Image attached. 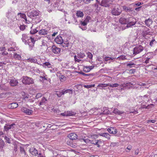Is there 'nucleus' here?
<instances>
[{"label":"nucleus","mask_w":157,"mask_h":157,"mask_svg":"<svg viewBox=\"0 0 157 157\" xmlns=\"http://www.w3.org/2000/svg\"><path fill=\"white\" fill-rule=\"evenodd\" d=\"M27 15L29 17L33 19L35 17V21L36 22H40L41 20L39 17H36L39 16V13L36 10H33L31 12H29L27 13Z\"/></svg>","instance_id":"f257e3e1"},{"label":"nucleus","mask_w":157,"mask_h":157,"mask_svg":"<svg viewBox=\"0 0 157 157\" xmlns=\"http://www.w3.org/2000/svg\"><path fill=\"white\" fill-rule=\"evenodd\" d=\"M16 124L14 123H6L5 124L4 127V131L6 133L9 132V131L10 130L11 131H13L15 128Z\"/></svg>","instance_id":"f03ea898"},{"label":"nucleus","mask_w":157,"mask_h":157,"mask_svg":"<svg viewBox=\"0 0 157 157\" xmlns=\"http://www.w3.org/2000/svg\"><path fill=\"white\" fill-rule=\"evenodd\" d=\"M91 20V18L90 16H87L83 21H80V24L81 25V26H79V27L83 30H86L87 28L85 26L86 25L87 23Z\"/></svg>","instance_id":"7ed1b4c3"},{"label":"nucleus","mask_w":157,"mask_h":157,"mask_svg":"<svg viewBox=\"0 0 157 157\" xmlns=\"http://www.w3.org/2000/svg\"><path fill=\"white\" fill-rule=\"evenodd\" d=\"M127 21L126 27L127 28L132 27L136 22V19L132 17L128 18Z\"/></svg>","instance_id":"20e7f679"},{"label":"nucleus","mask_w":157,"mask_h":157,"mask_svg":"<svg viewBox=\"0 0 157 157\" xmlns=\"http://www.w3.org/2000/svg\"><path fill=\"white\" fill-rule=\"evenodd\" d=\"M22 82L25 85L32 84L34 83L33 79L28 76H23Z\"/></svg>","instance_id":"39448f33"},{"label":"nucleus","mask_w":157,"mask_h":157,"mask_svg":"<svg viewBox=\"0 0 157 157\" xmlns=\"http://www.w3.org/2000/svg\"><path fill=\"white\" fill-rule=\"evenodd\" d=\"M35 41L34 38L30 37L27 40V43L25 44L26 45L28 44L30 50H32L34 46Z\"/></svg>","instance_id":"423d86ee"},{"label":"nucleus","mask_w":157,"mask_h":157,"mask_svg":"<svg viewBox=\"0 0 157 157\" xmlns=\"http://www.w3.org/2000/svg\"><path fill=\"white\" fill-rule=\"evenodd\" d=\"M122 10L119 7L114 8L111 11V13L113 15L117 16L119 15L121 13Z\"/></svg>","instance_id":"0eeeda50"},{"label":"nucleus","mask_w":157,"mask_h":157,"mask_svg":"<svg viewBox=\"0 0 157 157\" xmlns=\"http://www.w3.org/2000/svg\"><path fill=\"white\" fill-rule=\"evenodd\" d=\"M144 47L140 45L136 46L133 49V54L136 55L142 52L144 50Z\"/></svg>","instance_id":"6e6552de"},{"label":"nucleus","mask_w":157,"mask_h":157,"mask_svg":"<svg viewBox=\"0 0 157 157\" xmlns=\"http://www.w3.org/2000/svg\"><path fill=\"white\" fill-rule=\"evenodd\" d=\"M21 111L27 115H32L33 111L31 109H28L27 108L23 107L21 108Z\"/></svg>","instance_id":"1a4fd4ad"},{"label":"nucleus","mask_w":157,"mask_h":157,"mask_svg":"<svg viewBox=\"0 0 157 157\" xmlns=\"http://www.w3.org/2000/svg\"><path fill=\"white\" fill-rule=\"evenodd\" d=\"M102 143V141L100 140H96L95 139L91 140L90 144L97 145V147H100V145Z\"/></svg>","instance_id":"9d476101"},{"label":"nucleus","mask_w":157,"mask_h":157,"mask_svg":"<svg viewBox=\"0 0 157 157\" xmlns=\"http://www.w3.org/2000/svg\"><path fill=\"white\" fill-rule=\"evenodd\" d=\"M15 17H16V13L14 12L11 10L8 11L6 14V17L9 19H12Z\"/></svg>","instance_id":"9b49d317"},{"label":"nucleus","mask_w":157,"mask_h":157,"mask_svg":"<svg viewBox=\"0 0 157 157\" xmlns=\"http://www.w3.org/2000/svg\"><path fill=\"white\" fill-rule=\"evenodd\" d=\"M52 50L53 53L57 54L60 52L61 49L55 45H53L52 48Z\"/></svg>","instance_id":"f8f14e48"},{"label":"nucleus","mask_w":157,"mask_h":157,"mask_svg":"<svg viewBox=\"0 0 157 157\" xmlns=\"http://www.w3.org/2000/svg\"><path fill=\"white\" fill-rule=\"evenodd\" d=\"M18 81L14 78H12L10 80V84L12 86H17L18 84Z\"/></svg>","instance_id":"ddd939ff"},{"label":"nucleus","mask_w":157,"mask_h":157,"mask_svg":"<svg viewBox=\"0 0 157 157\" xmlns=\"http://www.w3.org/2000/svg\"><path fill=\"white\" fill-rule=\"evenodd\" d=\"M100 5L106 7H109L110 6L108 1L106 0H102L100 2Z\"/></svg>","instance_id":"4468645a"},{"label":"nucleus","mask_w":157,"mask_h":157,"mask_svg":"<svg viewBox=\"0 0 157 157\" xmlns=\"http://www.w3.org/2000/svg\"><path fill=\"white\" fill-rule=\"evenodd\" d=\"M107 131L110 133L113 134H116L117 132V131L115 128L110 127L107 129Z\"/></svg>","instance_id":"2eb2a0df"},{"label":"nucleus","mask_w":157,"mask_h":157,"mask_svg":"<svg viewBox=\"0 0 157 157\" xmlns=\"http://www.w3.org/2000/svg\"><path fill=\"white\" fill-rule=\"evenodd\" d=\"M30 153L33 155L36 156L38 154V152L36 148L32 147L29 150Z\"/></svg>","instance_id":"dca6fc26"},{"label":"nucleus","mask_w":157,"mask_h":157,"mask_svg":"<svg viewBox=\"0 0 157 157\" xmlns=\"http://www.w3.org/2000/svg\"><path fill=\"white\" fill-rule=\"evenodd\" d=\"M68 137L69 138V139L73 140L77 139L78 136L75 133H71L69 134Z\"/></svg>","instance_id":"f3484780"},{"label":"nucleus","mask_w":157,"mask_h":157,"mask_svg":"<svg viewBox=\"0 0 157 157\" xmlns=\"http://www.w3.org/2000/svg\"><path fill=\"white\" fill-rule=\"evenodd\" d=\"M55 41L58 44H61L63 43V40L60 36H58L55 39Z\"/></svg>","instance_id":"a211bd4d"},{"label":"nucleus","mask_w":157,"mask_h":157,"mask_svg":"<svg viewBox=\"0 0 157 157\" xmlns=\"http://www.w3.org/2000/svg\"><path fill=\"white\" fill-rule=\"evenodd\" d=\"M153 22L152 19L150 18L146 19L144 21L146 25L148 27H150L152 24Z\"/></svg>","instance_id":"6ab92c4d"},{"label":"nucleus","mask_w":157,"mask_h":157,"mask_svg":"<svg viewBox=\"0 0 157 157\" xmlns=\"http://www.w3.org/2000/svg\"><path fill=\"white\" fill-rule=\"evenodd\" d=\"M29 37H28L27 34H23L22 35V37L21 40L25 44L27 43V40L29 38Z\"/></svg>","instance_id":"aec40b11"},{"label":"nucleus","mask_w":157,"mask_h":157,"mask_svg":"<svg viewBox=\"0 0 157 157\" xmlns=\"http://www.w3.org/2000/svg\"><path fill=\"white\" fill-rule=\"evenodd\" d=\"M127 18H126L124 17H121L119 19V22L123 25L125 24L126 25L127 24Z\"/></svg>","instance_id":"412c9836"},{"label":"nucleus","mask_w":157,"mask_h":157,"mask_svg":"<svg viewBox=\"0 0 157 157\" xmlns=\"http://www.w3.org/2000/svg\"><path fill=\"white\" fill-rule=\"evenodd\" d=\"M22 96L23 98L25 100H28V98L30 97L29 95L28 94L25 92H23L22 93Z\"/></svg>","instance_id":"4be33fe9"},{"label":"nucleus","mask_w":157,"mask_h":157,"mask_svg":"<svg viewBox=\"0 0 157 157\" xmlns=\"http://www.w3.org/2000/svg\"><path fill=\"white\" fill-rule=\"evenodd\" d=\"M98 135L100 136L104 137L108 139H109L110 138V136L108 133H99Z\"/></svg>","instance_id":"5701e85b"},{"label":"nucleus","mask_w":157,"mask_h":157,"mask_svg":"<svg viewBox=\"0 0 157 157\" xmlns=\"http://www.w3.org/2000/svg\"><path fill=\"white\" fill-rule=\"evenodd\" d=\"M9 89L8 87L6 86L5 84H0V90L5 91H7Z\"/></svg>","instance_id":"b1692460"},{"label":"nucleus","mask_w":157,"mask_h":157,"mask_svg":"<svg viewBox=\"0 0 157 157\" xmlns=\"http://www.w3.org/2000/svg\"><path fill=\"white\" fill-rule=\"evenodd\" d=\"M40 80L41 82H44V80H46L48 81H50V79L49 78L48 79V78L46 77L45 76L43 75V76H40Z\"/></svg>","instance_id":"393cba45"},{"label":"nucleus","mask_w":157,"mask_h":157,"mask_svg":"<svg viewBox=\"0 0 157 157\" xmlns=\"http://www.w3.org/2000/svg\"><path fill=\"white\" fill-rule=\"evenodd\" d=\"M123 8L124 10L126 12H131L133 10L132 8L127 7L125 6H124L123 7Z\"/></svg>","instance_id":"a878e982"},{"label":"nucleus","mask_w":157,"mask_h":157,"mask_svg":"<svg viewBox=\"0 0 157 157\" xmlns=\"http://www.w3.org/2000/svg\"><path fill=\"white\" fill-rule=\"evenodd\" d=\"M147 54H151V56H150V57H147L146 58L145 60V61L144 62V63H149V60H150V59L151 58H152L153 57V53L152 52H149V53H147Z\"/></svg>","instance_id":"bb28decb"},{"label":"nucleus","mask_w":157,"mask_h":157,"mask_svg":"<svg viewBox=\"0 0 157 157\" xmlns=\"http://www.w3.org/2000/svg\"><path fill=\"white\" fill-rule=\"evenodd\" d=\"M47 33V31L45 29H41L39 32V34L43 35H46Z\"/></svg>","instance_id":"cd10ccee"},{"label":"nucleus","mask_w":157,"mask_h":157,"mask_svg":"<svg viewBox=\"0 0 157 157\" xmlns=\"http://www.w3.org/2000/svg\"><path fill=\"white\" fill-rule=\"evenodd\" d=\"M113 113L116 114L120 115L124 113V112L120 111L117 109H114L113 110Z\"/></svg>","instance_id":"c85d7f7f"},{"label":"nucleus","mask_w":157,"mask_h":157,"mask_svg":"<svg viewBox=\"0 0 157 157\" xmlns=\"http://www.w3.org/2000/svg\"><path fill=\"white\" fill-rule=\"evenodd\" d=\"M84 15L82 11H77L76 13V16L78 17H82Z\"/></svg>","instance_id":"c756f323"},{"label":"nucleus","mask_w":157,"mask_h":157,"mask_svg":"<svg viewBox=\"0 0 157 157\" xmlns=\"http://www.w3.org/2000/svg\"><path fill=\"white\" fill-rule=\"evenodd\" d=\"M47 101V100L45 98L43 97L39 103V105H42L44 104H45Z\"/></svg>","instance_id":"7c9ffc66"},{"label":"nucleus","mask_w":157,"mask_h":157,"mask_svg":"<svg viewBox=\"0 0 157 157\" xmlns=\"http://www.w3.org/2000/svg\"><path fill=\"white\" fill-rule=\"evenodd\" d=\"M62 46L63 47H69V42L67 41H63V43L61 44Z\"/></svg>","instance_id":"2f4dec72"},{"label":"nucleus","mask_w":157,"mask_h":157,"mask_svg":"<svg viewBox=\"0 0 157 157\" xmlns=\"http://www.w3.org/2000/svg\"><path fill=\"white\" fill-rule=\"evenodd\" d=\"M13 57L15 59L19 60H20L21 59V56L16 53H14Z\"/></svg>","instance_id":"473e14b6"},{"label":"nucleus","mask_w":157,"mask_h":157,"mask_svg":"<svg viewBox=\"0 0 157 157\" xmlns=\"http://www.w3.org/2000/svg\"><path fill=\"white\" fill-rule=\"evenodd\" d=\"M67 111V113H68V116H75L76 114V113L75 112L72 111Z\"/></svg>","instance_id":"72a5a7b5"},{"label":"nucleus","mask_w":157,"mask_h":157,"mask_svg":"<svg viewBox=\"0 0 157 157\" xmlns=\"http://www.w3.org/2000/svg\"><path fill=\"white\" fill-rule=\"evenodd\" d=\"M27 60L29 62L31 63H36L37 62V60L34 58H29L27 59Z\"/></svg>","instance_id":"f704fd0d"},{"label":"nucleus","mask_w":157,"mask_h":157,"mask_svg":"<svg viewBox=\"0 0 157 157\" xmlns=\"http://www.w3.org/2000/svg\"><path fill=\"white\" fill-rule=\"evenodd\" d=\"M62 92H63V95H64V94L67 93H70L71 92H72V90L70 89H67L65 90V89H63V90H62Z\"/></svg>","instance_id":"c9c22d12"},{"label":"nucleus","mask_w":157,"mask_h":157,"mask_svg":"<svg viewBox=\"0 0 157 157\" xmlns=\"http://www.w3.org/2000/svg\"><path fill=\"white\" fill-rule=\"evenodd\" d=\"M89 66H84L83 67V71L86 72H89L90 70H89Z\"/></svg>","instance_id":"e433bc0d"},{"label":"nucleus","mask_w":157,"mask_h":157,"mask_svg":"<svg viewBox=\"0 0 157 157\" xmlns=\"http://www.w3.org/2000/svg\"><path fill=\"white\" fill-rule=\"evenodd\" d=\"M59 78L61 81H64L66 80V77L63 75H61L59 76Z\"/></svg>","instance_id":"4c0bfd02"},{"label":"nucleus","mask_w":157,"mask_h":157,"mask_svg":"<svg viewBox=\"0 0 157 157\" xmlns=\"http://www.w3.org/2000/svg\"><path fill=\"white\" fill-rule=\"evenodd\" d=\"M56 94L59 97H61L62 96V95H63V92L62 90H59V91H56Z\"/></svg>","instance_id":"58836bf2"},{"label":"nucleus","mask_w":157,"mask_h":157,"mask_svg":"<svg viewBox=\"0 0 157 157\" xmlns=\"http://www.w3.org/2000/svg\"><path fill=\"white\" fill-rule=\"evenodd\" d=\"M43 66L44 67H45L46 66H47L48 67L50 68L51 66V65L50 63L48 62H46L43 63Z\"/></svg>","instance_id":"ea45409f"},{"label":"nucleus","mask_w":157,"mask_h":157,"mask_svg":"<svg viewBox=\"0 0 157 157\" xmlns=\"http://www.w3.org/2000/svg\"><path fill=\"white\" fill-rule=\"evenodd\" d=\"M49 70L50 72L52 73H54L57 71V69L56 68H53L51 66Z\"/></svg>","instance_id":"a19ab883"},{"label":"nucleus","mask_w":157,"mask_h":157,"mask_svg":"<svg viewBox=\"0 0 157 157\" xmlns=\"http://www.w3.org/2000/svg\"><path fill=\"white\" fill-rule=\"evenodd\" d=\"M20 151L21 154H23L25 155H26V153L25 151L24 148L23 147L21 146L20 147Z\"/></svg>","instance_id":"79ce46f5"},{"label":"nucleus","mask_w":157,"mask_h":157,"mask_svg":"<svg viewBox=\"0 0 157 157\" xmlns=\"http://www.w3.org/2000/svg\"><path fill=\"white\" fill-rule=\"evenodd\" d=\"M109 85H108V84H102V83H100L99 84L98 86L99 87H101L102 88L103 87H106L108 86H109Z\"/></svg>","instance_id":"37998d69"},{"label":"nucleus","mask_w":157,"mask_h":157,"mask_svg":"<svg viewBox=\"0 0 157 157\" xmlns=\"http://www.w3.org/2000/svg\"><path fill=\"white\" fill-rule=\"evenodd\" d=\"M85 54L82 52H80L78 54L77 56L78 58H83L85 57Z\"/></svg>","instance_id":"c03bdc74"},{"label":"nucleus","mask_w":157,"mask_h":157,"mask_svg":"<svg viewBox=\"0 0 157 157\" xmlns=\"http://www.w3.org/2000/svg\"><path fill=\"white\" fill-rule=\"evenodd\" d=\"M108 85H109V86L110 87H118L119 85L118 83H115L112 84H110V83H108Z\"/></svg>","instance_id":"a18cd8bd"},{"label":"nucleus","mask_w":157,"mask_h":157,"mask_svg":"<svg viewBox=\"0 0 157 157\" xmlns=\"http://www.w3.org/2000/svg\"><path fill=\"white\" fill-rule=\"evenodd\" d=\"M5 145V143L3 140H0V148H2Z\"/></svg>","instance_id":"49530a36"},{"label":"nucleus","mask_w":157,"mask_h":157,"mask_svg":"<svg viewBox=\"0 0 157 157\" xmlns=\"http://www.w3.org/2000/svg\"><path fill=\"white\" fill-rule=\"evenodd\" d=\"M12 106V109L16 108H17L18 106V104L16 102H13L11 103Z\"/></svg>","instance_id":"de8ad7c7"},{"label":"nucleus","mask_w":157,"mask_h":157,"mask_svg":"<svg viewBox=\"0 0 157 157\" xmlns=\"http://www.w3.org/2000/svg\"><path fill=\"white\" fill-rule=\"evenodd\" d=\"M98 5L97 3L93 4L92 5V7L95 10H98Z\"/></svg>","instance_id":"09e8293b"},{"label":"nucleus","mask_w":157,"mask_h":157,"mask_svg":"<svg viewBox=\"0 0 157 157\" xmlns=\"http://www.w3.org/2000/svg\"><path fill=\"white\" fill-rule=\"evenodd\" d=\"M135 64L132 62H130L129 63H126V66H129L131 68L133 67V65H135Z\"/></svg>","instance_id":"8fccbe9b"},{"label":"nucleus","mask_w":157,"mask_h":157,"mask_svg":"<svg viewBox=\"0 0 157 157\" xmlns=\"http://www.w3.org/2000/svg\"><path fill=\"white\" fill-rule=\"evenodd\" d=\"M4 137L5 140H6V142L9 144L11 143V141L10 140V139L9 138L6 136H5Z\"/></svg>","instance_id":"3c124183"},{"label":"nucleus","mask_w":157,"mask_h":157,"mask_svg":"<svg viewBox=\"0 0 157 157\" xmlns=\"http://www.w3.org/2000/svg\"><path fill=\"white\" fill-rule=\"evenodd\" d=\"M38 31L36 29H31L30 31V33L31 34H33L36 33Z\"/></svg>","instance_id":"603ef678"},{"label":"nucleus","mask_w":157,"mask_h":157,"mask_svg":"<svg viewBox=\"0 0 157 157\" xmlns=\"http://www.w3.org/2000/svg\"><path fill=\"white\" fill-rule=\"evenodd\" d=\"M73 143L72 140L70 139L68 140L67 141V144L71 146Z\"/></svg>","instance_id":"864d4df0"},{"label":"nucleus","mask_w":157,"mask_h":157,"mask_svg":"<svg viewBox=\"0 0 157 157\" xmlns=\"http://www.w3.org/2000/svg\"><path fill=\"white\" fill-rule=\"evenodd\" d=\"M94 86H95L94 84L91 85H84V87H85V88H92L93 87H94Z\"/></svg>","instance_id":"5fc2aeb1"},{"label":"nucleus","mask_w":157,"mask_h":157,"mask_svg":"<svg viewBox=\"0 0 157 157\" xmlns=\"http://www.w3.org/2000/svg\"><path fill=\"white\" fill-rule=\"evenodd\" d=\"M117 59H121V60H125L126 59V58L125 57V56H121L119 57H118L117 58Z\"/></svg>","instance_id":"6e6d98bb"},{"label":"nucleus","mask_w":157,"mask_h":157,"mask_svg":"<svg viewBox=\"0 0 157 157\" xmlns=\"http://www.w3.org/2000/svg\"><path fill=\"white\" fill-rule=\"evenodd\" d=\"M42 95L43 94L42 93H38L36 94V99H38L41 97Z\"/></svg>","instance_id":"4d7b16f0"},{"label":"nucleus","mask_w":157,"mask_h":157,"mask_svg":"<svg viewBox=\"0 0 157 157\" xmlns=\"http://www.w3.org/2000/svg\"><path fill=\"white\" fill-rule=\"evenodd\" d=\"M6 132H4L3 131H2L0 130V137H4L5 136V133Z\"/></svg>","instance_id":"13d9d810"},{"label":"nucleus","mask_w":157,"mask_h":157,"mask_svg":"<svg viewBox=\"0 0 157 157\" xmlns=\"http://www.w3.org/2000/svg\"><path fill=\"white\" fill-rule=\"evenodd\" d=\"M20 16L22 18H23L25 21H27L26 17V15L25 13H22V14H21V15Z\"/></svg>","instance_id":"bf43d9fd"},{"label":"nucleus","mask_w":157,"mask_h":157,"mask_svg":"<svg viewBox=\"0 0 157 157\" xmlns=\"http://www.w3.org/2000/svg\"><path fill=\"white\" fill-rule=\"evenodd\" d=\"M20 29L21 31L24 30L25 29V25H21L20 27Z\"/></svg>","instance_id":"052dcab7"},{"label":"nucleus","mask_w":157,"mask_h":157,"mask_svg":"<svg viewBox=\"0 0 157 157\" xmlns=\"http://www.w3.org/2000/svg\"><path fill=\"white\" fill-rule=\"evenodd\" d=\"M109 111L108 109L106 110V109H104V110H103L102 114H109Z\"/></svg>","instance_id":"680f3d73"},{"label":"nucleus","mask_w":157,"mask_h":157,"mask_svg":"<svg viewBox=\"0 0 157 157\" xmlns=\"http://www.w3.org/2000/svg\"><path fill=\"white\" fill-rule=\"evenodd\" d=\"M95 75L94 73H91V74H86L85 76H90V77H93Z\"/></svg>","instance_id":"e2e57ef3"},{"label":"nucleus","mask_w":157,"mask_h":157,"mask_svg":"<svg viewBox=\"0 0 157 157\" xmlns=\"http://www.w3.org/2000/svg\"><path fill=\"white\" fill-rule=\"evenodd\" d=\"M93 0H82L86 4H89L90 3L91 1Z\"/></svg>","instance_id":"0e129e2a"},{"label":"nucleus","mask_w":157,"mask_h":157,"mask_svg":"<svg viewBox=\"0 0 157 157\" xmlns=\"http://www.w3.org/2000/svg\"><path fill=\"white\" fill-rule=\"evenodd\" d=\"M87 56H88V57L90 59H92V58L93 57L92 55L90 52H89L88 53Z\"/></svg>","instance_id":"69168bd1"},{"label":"nucleus","mask_w":157,"mask_h":157,"mask_svg":"<svg viewBox=\"0 0 157 157\" xmlns=\"http://www.w3.org/2000/svg\"><path fill=\"white\" fill-rule=\"evenodd\" d=\"M60 115L63 116H68L67 111L62 113Z\"/></svg>","instance_id":"338daca9"},{"label":"nucleus","mask_w":157,"mask_h":157,"mask_svg":"<svg viewBox=\"0 0 157 157\" xmlns=\"http://www.w3.org/2000/svg\"><path fill=\"white\" fill-rule=\"evenodd\" d=\"M6 47H0V51L1 52H3L4 51H6Z\"/></svg>","instance_id":"774afa93"}]
</instances>
